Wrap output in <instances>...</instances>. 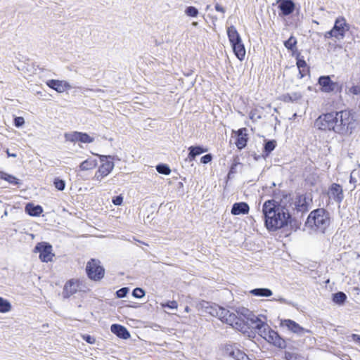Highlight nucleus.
<instances>
[{"label":"nucleus","instance_id":"f257e3e1","mask_svg":"<svg viewBox=\"0 0 360 360\" xmlns=\"http://www.w3.org/2000/svg\"><path fill=\"white\" fill-rule=\"evenodd\" d=\"M283 198L277 200L276 191H274V199L266 200L262 205L264 225L267 230L274 231L281 229L291 221V214L288 202L292 200L290 194L282 192Z\"/></svg>","mask_w":360,"mask_h":360},{"label":"nucleus","instance_id":"f03ea898","mask_svg":"<svg viewBox=\"0 0 360 360\" xmlns=\"http://www.w3.org/2000/svg\"><path fill=\"white\" fill-rule=\"evenodd\" d=\"M330 221L329 212L324 208H317L309 213L305 226L315 232L325 233Z\"/></svg>","mask_w":360,"mask_h":360},{"label":"nucleus","instance_id":"7ed1b4c3","mask_svg":"<svg viewBox=\"0 0 360 360\" xmlns=\"http://www.w3.org/2000/svg\"><path fill=\"white\" fill-rule=\"evenodd\" d=\"M336 133L340 134H351L356 128V120L350 110L336 112Z\"/></svg>","mask_w":360,"mask_h":360},{"label":"nucleus","instance_id":"20e7f679","mask_svg":"<svg viewBox=\"0 0 360 360\" xmlns=\"http://www.w3.org/2000/svg\"><path fill=\"white\" fill-rule=\"evenodd\" d=\"M336 112L322 114L315 120L314 126L321 131H333L336 133Z\"/></svg>","mask_w":360,"mask_h":360},{"label":"nucleus","instance_id":"39448f33","mask_svg":"<svg viewBox=\"0 0 360 360\" xmlns=\"http://www.w3.org/2000/svg\"><path fill=\"white\" fill-rule=\"evenodd\" d=\"M312 199L305 194L297 195L292 202H288V208L292 207L294 212L303 214L309 211Z\"/></svg>","mask_w":360,"mask_h":360},{"label":"nucleus","instance_id":"423d86ee","mask_svg":"<svg viewBox=\"0 0 360 360\" xmlns=\"http://www.w3.org/2000/svg\"><path fill=\"white\" fill-rule=\"evenodd\" d=\"M99 158L102 164L95 173L94 179L101 181L103 178L108 176L113 169L115 165L112 162L113 158L110 155H99Z\"/></svg>","mask_w":360,"mask_h":360},{"label":"nucleus","instance_id":"0eeeda50","mask_svg":"<svg viewBox=\"0 0 360 360\" xmlns=\"http://www.w3.org/2000/svg\"><path fill=\"white\" fill-rule=\"evenodd\" d=\"M86 271L91 280L99 281L103 278L105 269L98 259H91L86 264Z\"/></svg>","mask_w":360,"mask_h":360},{"label":"nucleus","instance_id":"6e6552de","mask_svg":"<svg viewBox=\"0 0 360 360\" xmlns=\"http://www.w3.org/2000/svg\"><path fill=\"white\" fill-rule=\"evenodd\" d=\"M318 84L321 91L324 93H340L342 91V84L332 81L328 75L319 77Z\"/></svg>","mask_w":360,"mask_h":360},{"label":"nucleus","instance_id":"1a4fd4ad","mask_svg":"<svg viewBox=\"0 0 360 360\" xmlns=\"http://www.w3.org/2000/svg\"><path fill=\"white\" fill-rule=\"evenodd\" d=\"M200 309L210 314L212 316L217 317L219 319L223 318V314H226L227 309L221 307L214 303H211L206 301H202L199 304Z\"/></svg>","mask_w":360,"mask_h":360},{"label":"nucleus","instance_id":"9d476101","mask_svg":"<svg viewBox=\"0 0 360 360\" xmlns=\"http://www.w3.org/2000/svg\"><path fill=\"white\" fill-rule=\"evenodd\" d=\"M52 250V245L47 242L38 243L34 249V252L39 253V259L43 262H49L52 260L54 256Z\"/></svg>","mask_w":360,"mask_h":360},{"label":"nucleus","instance_id":"9b49d317","mask_svg":"<svg viewBox=\"0 0 360 360\" xmlns=\"http://www.w3.org/2000/svg\"><path fill=\"white\" fill-rule=\"evenodd\" d=\"M251 319V327L254 328L256 332L264 339L267 341L269 333L272 331V329L269 326L262 321L257 316H253Z\"/></svg>","mask_w":360,"mask_h":360},{"label":"nucleus","instance_id":"f8f14e48","mask_svg":"<svg viewBox=\"0 0 360 360\" xmlns=\"http://www.w3.org/2000/svg\"><path fill=\"white\" fill-rule=\"evenodd\" d=\"M349 29V25L347 23L345 18L338 17L335 21L332 30L334 32L335 38L337 40H342L345 38V33Z\"/></svg>","mask_w":360,"mask_h":360},{"label":"nucleus","instance_id":"ddd939ff","mask_svg":"<svg viewBox=\"0 0 360 360\" xmlns=\"http://www.w3.org/2000/svg\"><path fill=\"white\" fill-rule=\"evenodd\" d=\"M223 315V318L220 319L222 322L226 323V324H229L236 329L243 328L244 320L238 317L236 314L230 312L229 310H227L226 314Z\"/></svg>","mask_w":360,"mask_h":360},{"label":"nucleus","instance_id":"4468645a","mask_svg":"<svg viewBox=\"0 0 360 360\" xmlns=\"http://www.w3.org/2000/svg\"><path fill=\"white\" fill-rule=\"evenodd\" d=\"M328 195L330 199H333L337 203L340 204L344 199L342 186L336 183L332 184L329 187Z\"/></svg>","mask_w":360,"mask_h":360},{"label":"nucleus","instance_id":"2eb2a0df","mask_svg":"<svg viewBox=\"0 0 360 360\" xmlns=\"http://www.w3.org/2000/svg\"><path fill=\"white\" fill-rule=\"evenodd\" d=\"M278 8L281 11L280 16H287L292 14L295 8V4L292 0H278Z\"/></svg>","mask_w":360,"mask_h":360},{"label":"nucleus","instance_id":"dca6fc26","mask_svg":"<svg viewBox=\"0 0 360 360\" xmlns=\"http://www.w3.org/2000/svg\"><path fill=\"white\" fill-rule=\"evenodd\" d=\"M281 326L286 327L288 330L292 331L294 333H296L299 335H302L305 333L309 332L308 330L304 328L301 326H300L295 321L291 319H285L281 321Z\"/></svg>","mask_w":360,"mask_h":360},{"label":"nucleus","instance_id":"f3484780","mask_svg":"<svg viewBox=\"0 0 360 360\" xmlns=\"http://www.w3.org/2000/svg\"><path fill=\"white\" fill-rule=\"evenodd\" d=\"M79 288V281L71 279L67 281L63 287V297L65 299L69 298L70 296L76 293Z\"/></svg>","mask_w":360,"mask_h":360},{"label":"nucleus","instance_id":"a211bd4d","mask_svg":"<svg viewBox=\"0 0 360 360\" xmlns=\"http://www.w3.org/2000/svg\"><path fill=\"white\" fill-rule=\"evenodd\" d=\"M247 131L246 128H241L233 131L237 136L235 143L239 150L244 148L247 145L248 140Z\"/></svg>","mask_w":360,"mask_h":360},{"label":"nucleus","instance_id":"6ab92c4d","mask_svg":"<svg viewBox=\"0 0 360 360\" xmlns=\"http://www.w3.org/2000/svg\"><path fill=\"white\" fill-rule=\"evenodd\" d=\"M46 84L49 87L56 90L58 93H63L71 87L67 82L57 79L48 80Z\"/></svg>","mask_w":360,"mask_h":360},{"label":"nucleus","instance_id":"aec40b11","mask_svg":"<svg viewBox=\"0 0 360 360\" xmlns=\"http://www.w3.org/2000/svg\"><path fill=\"white\" fill-rule=\"evenodd\" d=\"M267 342L281 349H283L286 347V342L285 340L283 339L278 335V333L274 330L269 333V337L267 338Z\"/></svg>","mask_w":360,"mask_h":360},{"label":"nucleus","instance_id":"412c9836","mask_svg":"<svg viewBox=\"0 0 360 360\" xmlns=\"http://www.w3.org/2000/svg\"><path fill=\"white\" fill-rule=\"evenodd\" d=\"M250 207L245 202H235L231 208V213L233 215L246 214L249 212Z\"/></svg>","mask_w":360,"mask_h":360},{"label":"nucleus","instance_id":"4be33fe9","mask_svg":"<svg viewBox=\"0 0 360 360\" xmlns=\"http://www.w3.org/2000/svg\"><path fill=\"white\" fill-rule=\"evenodd\" d=\"M111 332L120 338L127 340L130 338V333L127 329L119 324H112L110 327Z\"/></svg>","mask_w":360,"mask_h":360},{"label":"nucleus","instance_id":"5701e85b","mask_svg":"<svg viewBox=\"0 0 360 360\" xmlns=\"http://www.w3.org/2000/svg\"><path fill=\"white\" fill-rule=\"evenodd\" d=\"M296 59V64L299 70V77L302 79L309 72V69L306 61L304 59V57L300 56V53L297 54Z\"/></svg>","mask_w":360,"mask_h":360},{"label":"nucleus","instance_id":"b1692460","mask_svg":"<svg viewBox=\"0 0 360 360\" xmlns=\"http://www.w3.org/2000/svg\"><path fill=\"white\" fill-rule=\"evenodd\" d=\"M226 352L229 353V356L236 360H250L246 354L237 348H233L232 346L227 347Z\"/></svg>","mask_w":360,"mask_h":360},{"label":"nucleus","instance_id":"393cba45","mask_svg":"<svg viewBox=\"0 0 360 360\" xmlns=\"http://www.w3.org/2000/svg\"><path fill=\"white\" fill-rule=\"evenodd\" d=\"M25 210L26 213L32 217H38L43 212V208L41 205H34L32 202L27 203Z\"/></svg>","mask_w":360,"mask_h":360},{"label":"nucleus","instance_id":"a878e982","mask_svg":"<svg viewBox=\"0 0 360 360\" xmlns=\"http://www.w3.org/2000/svg\"><path fill=\"white\" fill-rule=\"evenodd\" d=\"M302 98V95L300 92H292L281 95L280 99L285 103H295L300 101Z\"/></svg>","mask_w":360,"mask_h":360},{"label":"nucleus","instance_id":"bb28decb","mask_svg":"<svg viewBox=\"0 0 360 360\" xmlns=\"http://www.w3.org/2000/svg\"><path fill=\"white\" fill-rule=\"evenodd\" d=\"M227 34L231 45L242 41L240 34L233 25L228 27Z\"/></svg>","mask_w":360,"mask_h":360},{"label":"nucleus","instance_id":"cd10ccee","mask_svg":"<svg viewBox=\"0 0 360 360\" xmlns=\"http://www.w3.org/2000/svg\"><path fill=\"white\" fill-rule=\"evenodd\" d=\"M189 153L188 155V159L189 161H193L195 160L196 156L201 155L203 153L207 152V149L204 148L202 146H190L188 148Z\"/></svg>","mask_w":360,"mask_h":360},{"label":"nucleus","instance_id":"c85d7f7f","mask_svg":"<svg viewBox=\"0 0 360 360\" xmlns=\"http://www.w3.org/2000/svg\"><path fill=\"white\" fill-rule=\"evenodd\" d=\"M236 56L240 61L243 60L245 56V49L242 41L231 45Z\"/></svg>","mask_w":360,"mask_h":360},{"label":"nucleus","instance_id":"c756f323","mask_svg":"<svg viewBox=\"0 0 360 360\" xmlns=\"http://www.w3.org/2000/svg\"><path fill=\"white\" fill-rule=\"evenodd\" d=\"M276 146V141L275 140H264L263 158H266L269 154L275 149Z\"/></svg>","mask_w":360,"mask_h":360},{"label":"nucleus","instance_id":"7c9ffc66","mask_svg":"<svg viewBox=\"0 0 360 360\" xmlns=\"http://www.w3.org/2000/svg\"><path fill=\"white\" fill-rule=\"evenodd\" d=\"M96 165H97V160L95 159L89 158V159H87V160L83 161L79 165V169L82 171L90 170V169H93L94 168H95L96 167Z\"/></svg>","mask_w":360,"mask_h":360},{"label":"nucleus","instance_id":"2f4dec72","mask_svg":"<svg viewBox=\"0 0 360 360\" xmlns=\"http://www.w3.org/2000/svg\"><path fill=\"white\" fill-rule=\"evenodd\" d=\"M347 295L343 292H338L332 295V300L338 305H343L347 300Z\"/></svg>","mask_w":360,"mask_h":360},{"label":"nucleus","instance_id":"473e14b6","mask_svg":"<svg viewBox=\"0 0 360 360\" xmlns=\"http://www.w3.org/2000/svg\"><path fill=\"white\" fill-rule=\"evenodd\" d=\"M250 293L257 297H270L272 291L269 288H255L250 290Z\"/></svg>","mask_w":360,"mask_h":360},{"label":"nucleus","instance_id":"72a5a7b5","mask_svg":"<svg viewBox=\"0 0 360 360\" xmlns=\"http://www.w3.org/2000/svg\"><path fill=\"white\" fill-rule=\"evenodd\" d=\"M80 134L79 131L68 132L64 134V138L66 141L71 143L79 142Z\"/></svg>","mask_w":360,"mask_h":360},{"label":"nucleus","instance_id":"f704fd0d","mask_svg":"<svg viewBox=\"0 0 360 360\" xmlns=\"http://www.w3.org/2000/svg\"><path fill=\"white\" fill-rule=\"evenodd\" d=\"M297 43V39L293 36H290L288 40L284 41V46L287 49L294 51L296 49Z\"/></svg>","mask_w":360,"mask_h":360},{"label":"nucleus","instance_id":"c9c22d12","mask_svg":"<svg viewBox=\"0 0 360 360\" xmlns=\"http://www.w3.org/2000/svg\"><path fill=\"white\" fill-rule=\"evenodd\" d=\"M11 309V303L7 300L0 297V312L6 313Z\"/></svg>","mask_w":360,"mask_h":360},{"label":"nucleus","instance_id":"e433bc0d","mask_svg":"<svg viewBox=\"0 0 360 360\" xmlns=\"http://www.w3.org/2000/svg\"><path fill=\"white\" fill-rule=\"evenodd\" d=\"M156 170L158 173L168 175L171 172V169L167 165L160 164L156 166Z\"/></svg>","mask_w":360,"mask_h":360},{"label":"nucleus","instance_id":"4c0bfd02","mask_svg":"<svg viewBox=\"0 0 360 360\" xmlns=\"http://www.w3.org/2000/svg\"><path fill=\"white\" fill-rule=\"evenodd\" d=\"M3 179L13 185L15 186L20 184V180L13 175L4 174Z\"/></svg>","mask_w":360,"mask_h":360},{"label":"nucleus","instance_id":"58836bf2","mask_svg":"<svg viewBox=\"0 0 360 360\" xmlns=\"http://www.w3.org/2000/svg\"><path fill=\"white\" fill-rule=\"evenodd\" d=\"M94 141V138L90 136L88 134L84 132H81L79 142L84 143H91Z\"/></svg>","mask_w":360,"mask_h":360},{"label":"nucleus","instance_id":"ea45409f","mask_svg":"<svg viewBox=\"0 0 360 360\" xmlns=\"http://www.w3.org/2000/svg\"><path fill=\"white\" fill-rule=\"evenodd\" d=\"M185 13L189 17L195 18L198 16L199 12L198 10L194 6H188L185 10Z\"/></svg>","mask_w":360,"mask_h":360},{"label":"nucleus","instance_id":"a19ab883","mask_svg":"<svg viewBox=\"0 0 360 360\" xmlns=\"http://www.w3.org/2000/svg\"><path fill=\"white\" fill-rule=\"evenodd\" d=\"M53 185L58 191H63L65 188V181L60 178H55Z\"/></svg>","mask_w":360,"mask_h":360},{"label":"nucleus","instance_id":"79ce46f5","mask_svg":"<svg viewBox=\"0 0 360 360\" xmlns=\"http://www.w3.org/2000/svg\"><path fill=\"white\" fill-rule=\"evenodd\" d=\"M132 295L136 298H141L145 295V291L141 288H136L132 291Z\"/></svg>","mask_w":360,"mask_h":360},{"label":"nucleus","instance_id":"37998d69","mask_svg":"<svg viewBox=\"0 0 360 360\" xmlns=\"http://www.w3.org/2000/svg\"><path fill=\"white\" fill-rule=\"evenodd\" d=\"M129 292V288L127 287H124L117 290L116 295L118 298H124L127 296Z\"/></svg>","mask_w":360,"mask_h":360},{"label":"nucleus","instance_id":"c03bdc74","mask_svg":"<svg viewBox=\"0 0 360 360\" xmlns=\"http://www.w3.org/2000/svg\"><path fill=\"white\" fill-rule=\"evenodd\" d=\"M240 313L244 316L248 321H250L251 322V319L253 316H256L255 314H253L251 311H250L248 309L243 308Z\"/></svg>","mask_w":360,"mask_h":360},{"label":"nucleus","instance_id":"a18cd8bd","mask_svg":"<svg viewBox=\"0 0 360 360\" xmlns=\"http://www.w3.org/2000/svg\"><path fill=\"white\" fill-rule=\"evenodd\" d=\"M163 308H168L170 309H176L178 304L176 301H169L166 303L162 304Z\"/></svg>","mask_w":360,"mask_h":360},{"label":"nucleus","instance_id":"49530a36","mask_svg":"<svg viewBox=\"0 0 360 360\" xmlns=\"http://www.w3.org/2000/svg\"><path fill=\"white\" fill-rule=\"evenodd\" d=\"M25 124V120L22 117H15L14 118V125L18 127V128H20L21 127H22Z\"/></svg>","mask_w":360,"mask_h":360},{"label":"nucleus","instance_id":"de8ad7c7","mask_svg":"<svg viewBox=\"0 0 360 360\" xmlns=\"http://www.w3.org/2000/svg\"><path fill=\"white\" fill-rule=\"evenodd\" d=\"M348 92L353 95H359L360 94V86L353 85L352 86H351L349 89Z\"/></svg>","mask_w":360,"mask_h":360},{"label":"nucleus","instance_id":"09e8293b","mask_svg":"<svg viewBox=\"0 0 360 360\" xmlns=\"http://www.w3.org/2000/svg\"><path fill=\"white\" fill-rule=\"evenodd\" d=\"M212 160V154L209 153V154H206L205 155H203L201 158H200V162L202 163V164H207L209 163L210 162H211Z\"/></svg>","mask_w":360,"mask_h":360},{"label":"nucleus","instance_id":"8fccbe9b","mask_svg":"<svg viewBox=\"0 0 360 360\" xmlns=\"http://www.w3.org/2000/svg\"><path fill=\"white\" fill-rule=\"evenodd\" d=\"M123 202V197L122 195L115 196L112 199V203L115 205H120Z\"/></svg>","mask_w":360,"mask_h":360},{"label":"nucleus","instance_id":"3c124183","mask_svg":"<svg viewBox=\"0 0 360 360\" xmlns=\"http://www.w3.org/2000/svg\"><path fill=\"white\" fill-rule=\"evenodd\" d=\"M276 300L278 301L281 304H285L294 306L293 304L290 301H288V300H286L283 297H279Z\"/></svg>","mask_w":360,"mask_h":360},{"label":"nucleus","instance_id":"603ef678","mask_svg":"<svg viewBox=\"0 0 360 360\" xmlns=\"http://www.w3.org/2000/svg\"><path fill=\"white\" fill-rule=\"evenodd\" d=\"M324 37L325 39H329L332 37L335 38L334 32H333L332 29L330 31L325 32Z\"/></svg>","mask_w":360,"mask_h":360},{"label":"nucleus","instance_id":"864d4df0","mask_svg":"<svg viewBox=\"0 0 360 360\" xmlns=\"http://www.w3.org/2000/svg\"><path fill=\"white\" fill-rule=\"evenodd\" d=\"M215 10L218 12H221L222 13H225V9L224 7H222L221 5H219V4H215Z\"/></svg>","mask_w":360,"mask_h":360},{"label":"nucleus","instance_id":"5fc2aeb1","mask_svg":"<svg viewBox=\"0 0 360 360\" xmlns=\"http://www.w3.org/2000/svg\"><path fill=\"white\" fill-rule=\"evenodd\" d=\"M84 339L87 342L91 343V344L94 343V339L91 336L89 335H84Z\"/></svg>","mask_w":360,"mask_h":360},{"label":"nucleus","instance_id":"6e6d98bb","mask_svg":"<svg viewBox=\"0 0 360 360\" xmlns=\"http://www.w3.org/2000/svg\"><path fill=\"white\" fill-rule=\"evenodd\" d=\"M351 338L353 341L360 343V335L357 334H352Z\"/></svg>","mask_w":360,"mask_h":360},{"label":"nucleus","instance_id":"4d7b16f0","mask_svg":"<svg viewBox=\"0 0 360 360\" xmlns=\"http://www.w3.org/2000/svg\"><path fill=\"white\" fill-rule=\"evenodd\" d=\"M237 165H238V163H237V162H236V163H233V164L231 165V169H230V172H229V174H230L231 173H234V172H236V167Z\"/></svg>","mask_w":360,"mask_h":360},{"label":"nucleus","instance_id":"13d9d810","mask_svg":"<svg viewBox=\"0 0 360 360\" xmlns=\"http://www.w3.org/2000/svg\"><path fill=\"white\" fill-rule=\"evenodd\" d=\"M6 154L8 157H13V158L17 157L16 153H10V151L8 150H6Z\"/></svg>","mask_w":360,"mask_h":360},{"label":"nucleus","instance_id":"bf43d9fd","mask_svg":"<svg viewBox=\"0 0 360 360\" xmlns=\"http://www.w3.org/2000/svg\"><path fill=\"white\" fill-rule=\"evenodd\" d=\"M285 355L287 359H290L292 357V354L289 352H285Z\"/></svg>","mask_w":360,"mask_h":360},{"label":"nucleus","instance_id":"052dcab7","mask_svg":"<svg viewBox=\"0 0 360 360\" xmlns=\"http://www.w3.org/2000/svg\"><path fill=\"white\" fill-rule=\"evenodd\" d=\"M178 186H179V188H182L184 186L183 185V183L182 182H179L178 183Z\"/></svg>","mask_w":360,"mask_h":360},{"label":"nucleus","instance_id":"680f3d73","mask_svg":"<svg viewBox=\"0 0 360 360\" xmlns=\"http://www.w3.org/2000/svg\"><path fill=\"white\" fill-rule=\"evenodd\" d=\"M198 25V22H192V25H193V26H197Z\"/></svg>","mask_w":360,"mask_h":360},{"label":"nucleus","instance_id":"e2e57ef3","mask_svg":"<svg viewBox=\"0 0 360 360\" xmlns=\"http://www.w3.org/2000/svg\"><path fill=\"white\" fill-rule=\"evenodd\" d=\"M185 310H186V311H189V308H188V307H186V309H185Z\"/></svg>","mask_w":360,"mask_h":360},{"label":"nucleus","instance_id":"0e129e2a","mask_svg":"<svg viewBox=\"0 0 360 360\" xmlns=\"http://www.w3.org/2000/svg\"><path fill=\"white\" fill-rule=\"evenodd\" d=\"M210 5L207 6V10L210 9Z\"/></svg>","mask_w":360,"mask_h":360}]
</instances>
